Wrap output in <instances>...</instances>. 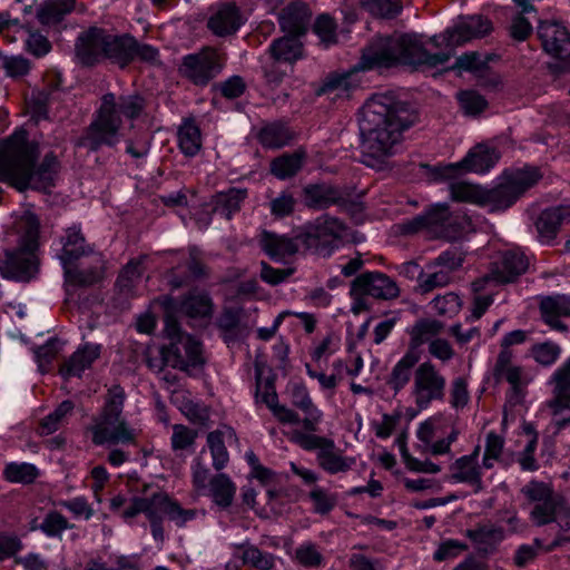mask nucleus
<instances>
[{
  "instance_id": "f257e3e1",
  "label": "nucleus",
  "mask_w": 570,
  "mask_h": 570,
  "mask_svg": "<svg viewBox=\"0 0 570 570\" xmlns=\"http://www.w3.org/2000/svg\"><path fill=\"white\" fill-rule=\"evenodd\" d=\"M491 22L481 16L460 19L444 32L431 37L428 42L440 51L432 53L424 37L417 33H397L392 40H382L370 48L364 56L367 66L391 65L404 61L406 65L436 68L444 66L454 55L456 47L487 35Z\"/></svg>"
},
{
  "instance_id": "f03ea898",
  "label": "nucleus",
  "mask_w": 570,
  "mask_h": 570,
  "mask_svg": "<svg viewBox=\"0 0 570 570\" xmlns=\"http://www.w3.org/2000/svg\"><path fill=\"white\" fill-rule=\"evenodd\" d=\"M414 122L409 108L391 94H377L361 110L362 161L382 170L403 147V132Z\"/></svg>"
},
{
  "instance_id": "7ed1b4c3",
  "label": "nucleus",
  "mask_w": 570,
  "mask_h": 570,
  "mask_svg": "<svg viewBox=\"0 0 570 570\" xmlns=\"http://www.w3.org/2000/svg\"><path fill=\"white\" fill-rule=\"evenodd\" d=\"M37 154V146L28 142L27 131L16 130L0 151V181L20 191L48 190L55 186L60 168L57 157L49 153L35 164Z\"/></svg>"
},
{
  "instance_id": "20e7f679",
  "label": "nucleus",
  "mask_w": 570,
  "mask_h": 570,
  "mask_svg": "<svg viewBox=\"0 0 570 570\" xmlns=\"http://www.w3.org/2000/svg\"><path fill=\"white\" fill-rule=\"evenodd\" d=\"M539 178L538 169L525 168L508 174L503 181L492 189L460 181L452 184L450 190L454 200L469 203L494 213L509 208Z\"/></svg>"
},
{
  "instance_id": "39448f33",
  "label": "nucleus",
  "mask_w": 570,
  "mask_h": 570,
  "mask_svg": "<svg viewBox=\"0 0 570 570\" xmlns=\"http://www.w3.org/2000/svg\"><path fill=\"white\" fill-rule=\"evenodd\" d=\"M142 109L139 97H121L118 100L111 94L105 95L96 120L90 125L81 144L95 150L101 145L114 146L124 136L125 126L120 119L124 115L128 120L136 118Z\"/></svg>"
},
{
  "instance_id": "423d86ee",
  "label": "nucleus",
  "mask_w": 570,
  "mask_h": 570,
  "mask_svg": "<svg viewBox=\"0 0 570 570\" xmlns=\"http://www.w3.org/2000/svg\"><path fill=\"white\" fill-rule=\"evenodd\" d=\"M122 405L124 391L116 386L109 391L104 411L91 429L96 444L135 443L137 432L121 419Z\"/></svg>"
},
{
  "instance_id": "0eeeda50",
  "label": "nucleus",
  "mask_w": 570,
  "mask_h": 570,
  "mask_svg": "<svg viewBox=\"0 0 570 570\" xmlns=\"http://www.w3.org/2000/svg\"><path fill=\"white\" fill-rule=\"evenodd\" d=\"M17 227L19 230H24L22 243L17 253L6 254V259L0 263V272L6 278L28 281L37 272V259L33 254V247L38 232V219L32 213L24 212Z\"/></svg>"
},
{
  "instance_id": "6e6552de",
  "label": "nucleus",
  "mask_w": 570,
  "mask_h": 570,
  "mask_svg": "<svg viewBox=\"0 0 570 570\" xmlns=\"http://www.w3.org/2000/svg\"><path fill=\"white\" fill-rule=\"evenodd\" d=\"M60 245L61 253L58 257L65 271V282L68 293L79 285H91L101 277L99 269L85 274L71 267L75 259L87 253L85 238L78 226H71L66 230L65 236L60 240Z\"/></svg>"
},
{
  "instance_id": "1a4fd4ad",
  "label": "nucleus",
  "mask_w": 570,
  "mask_h": 570,
  "mask_svg": "<svg viewBox=\"0 0 570 570\" xmlns=\"http://www.w3.org/2000/svg\"><path fill=\"white\" fill-rule=\"evenodd\" d=\"M139 513H144L146 518L151 519L158 515L167 517L177 527H184L196 517L195 510L183 509L164 492H154L149 497L134 499L130 507L124 512L125 521L128 522Z\"/></svg>"
},
{
  "instance_id": "9d476101",
  "label": "nucleus",
  "mask_w": 570,
  "mask_h": 570,
  "mask_svg": "<svg viewBox=\"0 0 570 570\" xmlns=\"http://www.w3.org/2000/svg\"><path fill=\"white\" fill-rule=\"evenodd\" d=\"M499 159L500 154L493 145L480 144L472 148L461 161L435 167L432 171L433 179L449 181L465 171L485 174L497 165Z\"/></svg>"
},
{
  "instance_id": "9b49d317",
  "label": "nucleus",
  "mask_w": 570,
  "mask_h": 570,
  "mask_svg": "<svg viewBox=\"0 0 570 570\" xmlns=\"http://www.w3.org/2000/svg\"><path fill=\"white\" fill-rule=\"evenodd\" d=\"M165 331L170 338L169 346L161 350L165 363L187 370L203 362L199 342L190 335L180 333L177 323L170 317L166 320Z\"/></svg>"
},
{
  "instance_id": "f8f14e48",
  "label": "nucleus",
  "mask_w": 570,
  "mask_h": 570,
  "mask_svg": "<svg viewBox=\"0 0 570 570\" xmlns=\"http://www.w3.org/2000/svg\"><path fill=\"white\" fill-rule=\"evenodd\" d=\"M416 436L425 451L444 454L456 440L458 431L452 426L450 416L439 413L420 423Z\"/></svg>"
},
{
  "instance_id": "ddd939ff",
  "label": "nucleus",
  "mask_w": 570,
  "mask_h": 570,
  "mask_svg": "<svg viewBox=\"0 0 570 570\" xmlns=\"http://www.w3.org/2000/svg\"><path fill=\"white\" fill-rule=\"evenodd\" d=\"M528 259L520 250L511 249L503 253L494 263L491 273L472 284L475 293L488 288L491 284H504L512 282L515 277L525 272Z\"/></svg>"
},
{
  "instance_id": "4468645a",
  "label": "nucleus",
  "mask_w": 570,
  "mask_h": 570,
  "mask_svg": "<svg viewBox=\"0 0 570 570\" xmlns=\"http://www.w3.org/2000/svg\"><path fill=\"white\" fill-rule=\"evenodd\" d=\"M445 379L430 362L422 363L414 373L413 396L420 409H426L444 395Z\"/></svg>"
},
{
  "instance_id": "2eb2a0df",
  "label": "nucleus",
  "mask_w": 570,
  "mask_h": 570,
  "mask_svg": "<svg viewBox=\"0 0 570 570\" xmlns=\"http://www.w3.org/2000/svg\"><path fill=\"white\" fill-rule=\"evenodd\" d=\"M394 39V36L392 37H377L375 38L363 51L362 58L360 63L353 68L350 72L343 73V75H336L327 79V81L324 83V86L321 89V94L327 95L330 99H338V98H345L348 96V92L352 88H355L358 85V81L355 79V75L357 70H371L375 68H383V67H391L397 63H404V61H395L391 65H377L370 67L364 61L365 53L370 50L372 46H374L376 42L382 40H392Z\"/></svg>"
},
{
  "instance_id": "dca6fc26",
  "label": "nucleus",
  "mask_w": 570,
  "mask_h": 570,
  "mask_svg": "<svg viewBox=\"0 0 570 570\" xmlns=\"http://www.w3.org/2000/svg\"><path fill=\"white\" fill-rule=\"evenodd\" d=\"M554 400L551 403L552 421L558 428L570 422V358L551 377Z\"/></svg>"
},
{
  "instance_id": "f3484780",
  "label": "nucleus",
  "mask_w": 570,
  "mask_h": 570,
  "mask_svg": "<svg viewBox=\"0 0 570 570\" xmlns=\"http://www.w3.org/2000/svg\"><path fill=\"white\" fill-rule=\"evenodd\" d=\"M219 68L218 53L213 49H205L185 57L180 71L195 83L203 85L213 78Z\"/></svg>"
},
{
  "instance_id": "a211bd4d",
  "label": "nucleus",
  "mask_w": 570,
  "mask_h": 570,
  "mask_svg": "<svg viewBox=\"0 0 570 570\" xmlns=\"http://www.w3.org/2000/svg\"><path fill=\"white\" fill-rule=\"evenodd\" d=\"M543 49L560 61L570 60V35L558 22H541L538 29Z\"/></svg>"
},
{
  "instance_id": "6ab92c4d",
  "label": "nucleus",
  "mask_w": 570,
  "mask_h": 570,
  "mask_svg": "<svg viewBox=\"0 0 570 570\" xmlns=\"http://www.w3.org/2000/svg\"><path fill=\"white\" fill-rule=\"evenodd\" d=\"M346 237L347 228L341 220L324 216L308 227L307 245L315 248L326 247Z\"/></svg>"
},
{
  "instance_id": "aec40b11",
  "label": "nucleus",
  "mask_w": 570,
  "mask_h": 570,
  "mask_svg": "<svg viewBox=\"0 0 570 570\" xmlns=\"http://www.w3.org/2000/svg\"><path fill=\"white\" fill-rule=\"evenodd\" d=\"M355 295H368L376 298L391 299L399 295L396 283L381 273H366L353 282Z\"/></svg>"
},
{
  "instance_id": "412c9836",
  "label": "nucleus",
  "mask_w": 570,
  "mask_h": 570,
  "mask_svg": "<svg viewBox=\"0 0 570 570\" xmlns=\"http://www.w3.org/2000/svg\"><path fill=\"white\" fill-rule=\"evenodd\" d=\"M106 46H108V33L101 29H90L78 39L77 58L83 65H92L105 58Z\"/></svg>"
},
{
  "instance_id": "4be33fe9",
  "label": "nucleus",
  "mask_w": 570,
  "mask_h": 570,
  "mask_svg": "<svg viewBox=\"0 0 570 570\" xmlns=\"http://www.w3.org/2000/svg\"><path fill=\"white\" fill-rule=\"evenodd\" d=\"M288 391L293 405L304 414V429L315 432L323 420V412L314 404L307 387L303 384L294 383L289 386Z\"/></svg>"
},
{
  "instance_id": "5701e85b",
  "label": "nucleus",
  "mask_w": 570,
  "mask_h": 570,
  "mask_svg": "<svg viewBox=\"0 0 570 570\" xmlns=\"http://www.w3.org/2000/svg\"><path fill=\"white\" fill-rule=\"evenodd\" d=\"M302 55V43L298 37L285 36L282 39L274 41L271 46V57L274 59L272 69H266V78L269 82H278L281 77L274 75V68L281 62H292L298 59Z\"/></svg>"
},
{
  "instance_id": "b1692460",
  "label": "nucleus",
  "mask_w": 570,
  "mask_h": 570,
  "mask_svg": "<svg viewBox=\"0 0 570 570\" xmlns=\"http://www.w3.org/2000/svg\"><path fill=\"white\" fill-rule=\"evenodd\" d=\"M245 22L244 17L234 4H223L212 14L208 28L219 37L235 33Z\"/></svg>"
},
{
  "instance_id": "393cba45",
  "label": "nucleus",
  "mask_w": 570,
  "mask_h": 570,
  "mask_svg": "<svg viewBox=\"0 0 570 570\" xmlns=\"http://www.w3.org/2000/svg\"><path fill=\"white\" fill-rule=\"evenodd\" d=\"M462 264L461 257L454 253H443L438 258L439 269L423 273L420 277V284L424 291H430L438 286H444L450 281V273Z\"/></svg>"
},
{
  "instance_id": "a878e982",
  "label": "nucleus",
  "mask_w": 570,
  "mask_h": 570,
  "mask_svg": "<svg viewBox=\"0 0 570 570\" xmlns=\"http://www.w3.org/2000/svg\"><path fill=\"white\" fill-rule=\"evenodd\" d=\"M566 222H570V206H559L543 210L535 222L541 242H550L559 226Z\"/></svg>"
},
{
  "instance_id": "bb28decb",
  "label": "nucleus",
  "mask_w": 570,
  "mask_h": 570,
  "mask_svg": "<svg viewBox=\"0 0 570 570\" xmlns=\"http://www.w3.org/2000/svg\"><path fill=\"white\" fill-rule=\"evenodd\" d=\"M540 311L548 325L554 330L564 331L566 326L560 317L570 315V297L566 295L546 297L540 304Z\"/></svg>"
},
{
  "instance_id": "cd10ccee",
  "label": "nucleus",
  "mask_w": 570,
  "mask_h": 570,
  "mask_svg": "<svg viewBox=\"0 0 570 570\" xmlns=\"http://www.w3.org/2000/svg\"><path fill=\"white\" fill-rule=\"evenodd\" d=\"M308 8L303 3H295L287 7L279 17L282 29L289 36L303 35L309 21Z\"/></svg>"
},
{
  "instance_id": "c85d7f7f",
  "label": "nucleus",
  "mask_w": 570,
  "mask_h": 570,
  "mask_svg": "<svg viewBox=\"0 0 570 570\" xmlns=\"http://www.w3.org/2000/svg\"><path fill=\"white\" fill-rule=\"evenodd\" d=\"M450 218L448 206L444 204L433 205L424 216L415 219L416 228L426 227L438 236L452 238L446 222Z\"/></svg>"
},
{
  "instance_id": "c756f323",
  "label": "nucleus",
  "mask_w": 570,
  "mask_h": 570,
  "mask_svg": "<svg viewBox=\"0 0 570 570\" xmlns=\"http://www.w3.org/2000/svg\"><path fill=\"white\" fill-rule=\"evenodd\" d=\"M100 354L98 344L87 343L78 348L61 368L63 376H79Z\"/></svg>"
},
{
  "instance_id": "7c9ffc66",
  "label": "nucleus",
  "mask_w": 570,
  "mask_h": 570,
  "mask_svg": "<svg viewBox=\"0 0 570 570\" xmlns=\"http://www.w3.org/2000/svg\"><path fill=\"white\" fill-rule=\"evenodd\" d=\"M105 58L120 67L127 66L135 59V39L129 36L116 37L108 35Z\"/></svg>"
},
{
  "instance_id": "2f4dec72",
  "label": "nucleus",
  "mask_w": 570,
  "mask_h": 570,
  "mask_svg": "<svg viewBox=\"0 0 570 570\" xmlns=\"http://www.w3.org/2000/svg\"><path fill=\"white\" fill-rule=\"evenodd\" d=\"M261 372L257 370V394L261 401L264 402L272 411L274 416L284 424L299 423V415L292 409L278 404L277 394L272 386H266L264 392H261L262 385L259 380Z\"/></svg>"
},
{
  "instance_id": "473e14b6",
  "label": "nucleus",
  "mask_w": 570,
  "mask_h": 570,
  "mask_svg": "<svg viewBox=\"0 0 570 570\" xmlns=\"http://www.w3.org/2000/svg\"><path fill=\"white\" fill-rule=\"evenodd\" d=\"M233 438L234 432L229 428H224L208 434L207 443L213 456V465L216 470H220L227 464L228 453L225 443Z\"/></svg>"
},
{
  "instance_id": "72a5a7b5",
  "label": "nucleus",
  "mask_w": 570,
  "mask_h": 570,
  "mask_svg": "<svg viewBox=\"0 0 570 570\" xmlns=\"http://www.w3.org/2000/svg\"><path fill=\"white\" fill-rule=\"evenodd\" d=\"M479 452L462 456L452 466V478L458 482H465L479 485L481 466L478 464Z\"/></svg>"
},
{
  "instance_id": "f704fd0d",
  "label": "nucleus",
  "mask_w": 570,
  "mask_h": 570,
  "mask_svg": "<svg viewBox=\"0 0 570 570\" xmlns=\"http://www.w3.org/2000/svg\"><path fill=\"white\" fill-rule=\"evenodd\" d=\"M236 487L226 474H218L210 479L209 488L205 492L214 503L220 508H227L232 504Z\"/></svg>"
},
{
  "instance_id": "c9c22d12",
  "label": "nucleus",
  "mask_w": 570,
  "mask_h": 570,
  "mask_svg": "<svg viewBox=\"0 0 570 570\" xmlns=\"http://www.w3.org/2000/svg\"><path fill=\"white\" fill-rule=\"evenodd\" d=\"M261 243L266 254L276 261H282L298 249L293 239L271 233H264Z\"/></svg>"
},
{
  "instance_id": "e433bc0d",
  "label": "nucleus",
  "mask_w": 570,
  "mask_h": 570,
  "mask_svg": "<svg viewBox=\"0 0 570 570\" xmlns=\"http://www.w3.org/2000/svg\"><path fill=\"white\" fill-rule=\"evenodd\" d=\"M511 361L512 353L510 351H501L494 373L500 380L508 381L513 389H517L523 383V373L521 367L513 365Z\"/></svg>"
},
{
  "instance_id": "4c0bfd02",
  "label": "nucleus",
  "mask_w": 570,
  "mask_h": 570,
  "mask_svg": "<svg viewBox=\"0 0 570 570\" xmlns=\"http://www.w3.org/2000/svg\"><path fill=\"white\" fill-rule=\"evenodd\" d=\"M419 354L416 351H409L393 367L390 377V385L399 391L409 382L413 366L419 362Z\"/></svg>"
},
{
  "instance_id": "58836bf2",
  "label": "nucleus",
  "mask_w": 570,
  "mask_h": 570,
  "mask_svg": "<svg viewBox=\"0 0 570 570\" xmlns=\"http://www.w3.org/2000/svg\"><path fill=\"white\" fill-rule=\"evenodd\" d=\"M178 145L186 156H195L202 147L199 128L191 121L186 120L178 130Z\"/></svg>"
},
{
  "instance_id": "ea45409f",
  "label": "nucleus",
  "mask_w": 570,
  "mask_h": 570,
  "mask_svg": "<svg viewBox=\"0 0 570 570\" xmlns=\"http://www.w3.org/2000/svg\"><path fill=\"white\" fill-rule=\"evenodd\" d=\"M442 330V324L435 320H425L417 322L410 331L411 347L410 351H415L424 343H431Z\"/></svg>"
},
{
  "instance_id": "a19ab883",
  "label": "nucleus",
  "mask_w": 570,
  "mask_h": 570,
  "mask_svg": "<svg viewBox=\"0 0 570 570\" xmlns=\"http://www.w3.org/2000/svg\"><path fill=\"white\" fill-rule=\"evenodd\" d=\"M320 465L327 472L334 474L344 472L354 463L353 460L344 458L335 452V444L331 441V446H326L317 454Z\"/></svg>"
},
{
  "instance_id": "79ce46f5",
  "label": "nucleus",
  "mask_w": 570,
  "mask_h": 570,
  "mask_svg": "<svg viewBox=\"0 0 570 570\" xmlns=\"http://www.w3.org/2000/svg\"><path fill=\"white\" fill-rule=\"evenodd\" d=\"M245 564H250L259 570H269L275 564V558L266 552H262L254 546L239 547L235 554Z\"/></svg>"
},
{
  "instance_id": "37998d69",
  "label": "nucleus",
  "mask_w": 570,
  "mask_h": 570,
  "mask_svg": "<svg viewBox=\"0 0 570 570\" xmlns=\"http://www.w3.org/2000/svg\"><path fill=\"white\" fill-rule=\"evenodd\" d=\"M244 198L245 193L238 189H229L226 193H219L214 198V212L228 219L238 210Z\"/></svg>"
},
{
  "instance_id": "c03bdc74",
  "label": "nucleus",
  "mask_w": 570,
  "mask_h": 570,
  "mask_svg": "<svg viewBox=\"0 0 570 570\" xmlns=\"http://www.w3.org/2000/svg\"><path fill=\"white\" fill-rule=\"evenodd\" d=\"M291 139V132L283 124L275 122L264 126L259 132V140L267 147H281Z\"/></svg>"
},
{
  "instance_id": "a18cd8bd",
  "label": "nucleus",
  "mask_w": 570,
  "mask_h": 570,
  "mask_svg": "<svg viewBox=\"0 0 570 570\" xmlns=\"http://www.w3.org/2000/svg\"><path fill=\"white\" fill-rule=\"evenodd\" d=\"M302 154L284 155L276 158L272 165V173L279 179H285L296 174L303 164Z\"/></svg>"
},
{
  "instance_id": "49530a36",
  "label": "nucleus",
  "mask_w": 570,
  "mask_h": 570,
  "mask_svg": "<svg viewBox=\"0 0 570 570\" xmlns=\"http://www.w3.org/2000/svg\"><path fill=\"white\" fill-rule=\"evenodd\" d=\"M73 410V403L70 401L61 402L57 409L48 414L40 424L41 433L50 434L56 432L66 421Z\"/></svg>"
},
{
  "instance_id": "de8ad7c7",
  "label": "nucleus",
  "mask_w": 570,
  "mask_h": 570,
  "mask_svg": "<svg viewBox=\"0 0 570 570\" xmlns=\"http://www.w3.org/2000/svg\"><path fill=\"white\" fill-rule=\"evenodd\" d=\"M4 476L14 483H30L38 476V470L30 463L11 462L4 468Z\"/></svg>"
},
{
  "instance_id": "09e8293b",
  "label": "nucleus",
  "mask_w": 570,
  "mask_h": 570,
  "mask_svg": "<svg viewBox=\"0 0 570 570\" xmlns=\"http://www.w3.org/2000/svg\"><path fill=\"white\" fill-rule=\"evenodd\" d=\"M362 6L371 14L381 18H393L400 13V0H362Z\"/></svg>"
},
{
  "instance_id": "8fccbe9b",
  "label": "nucleus",
  "mask_w": 570,
  "mask_h": 570,
  "mask_svg": "<svg viewBox=\"0 0 570 570\" xmlns=\"http://www.w3.org/2000/svg\"><path fill=\"white\" fill-rule=\"evenodd\" d=\"M171 400L190 421H204L208 416L206 407L186 400L183 392H175Z\"/></svg>"
},
{
  "instance_id": "3c124183",
  "label": "nucleus",
  "mask_w": 570,
  "mask_h": 570,
  "mask_svg": "<svg viewBox=\"0 0 570 570\" xmlns=\"http://www.w3.org/2000/svg\"><path fill=\"white\" fill-rule=\"evenodd\" d=\"M471 539L480 549L487 551L492 544L499 542L503 538V532L492 525H483L474 531L469 532Z\"/></svg>"
},
{
  "instance_id": "603ef678",
  "label": "nucleus",
  "mask_w": 570,
  "mask_h": 570,
  "mask_svg": "<svg viewBox=\"0 0 570 570\" xmlns=\"http://www.w3.org/2000/svg\"><path fill=\"white\" fill-rule=\"evenodd\" d=\"M73 8V0H50L40 11L41 22L49 23L57 21L60 16L70 12Z\"/></svg>"
},
{
  "instance_id": "864d4df0",
  "label": "nucleus",
  "mask_w": 570,
  "mask_h": 570,
  "mask_svg": "<svg viewBox=\"0 0 570 570\" xmlns=\"http://www.w3.org/2000/svg\"><path fill=\"white\" fill-rule=\"evenodd\" d=\"M291 440L307 451L321 453L326 446H331V439L318 436L312 433L294 432Z\"/></svg>"
},
{
  "instance_id": "5fc2aeb1",
  "label": "nucleus",
  "mask_w": 570,
  "mask_h": 570,
  "mask_svg": "<svg viewBox=\"0 0 570 570\" xmlns=\"http://www.w3.org/2000/svg\"><path fill=\"white\" fill-rule=\"evenodd\" d=\"M181 309L189 316H206L210 313V301L204 293L190 295L183 304Z\"/></svg>"
},
{
  "instance_id": "6e6d98bb",
  "label": "nucleus",
  "mask_w": 570,
  "mask_h": 570,
  "mask_svg": "<svg viewBox=\"0 0 570 570\" xmlns=\"http://www.w3.org/2000/svg\"><path fill=\"white\" fill-rule=\"evenodd\" d=\"M434 311L448 317H452L459 313L462 306L461 298L454 293H446L432 301Z\"/></svg>"
},
{
  "instance_id": "4d7b16f0",
  "label": "nucleus",
  "mask_w": 570,
  "mask_h": 570,
  "mask_svg": "<svg viewBox=\"0 0 570 570\" xmlns=\"http://www.w3.org/2000/svg\"><path fill=\"white\" fill-rule=\"evenodd\" d=\"M560 347L552 342H543L532 346L533 358L542 365L553 364L560 356Z\"/></svg>"
},
{
  "instance_id": "13d9d810",
  "label": "nucleus",
  "mask_w": 570,
  "mask_h": 570,
  "mask_svg": "<svg viewBox=\"0 0 570 570\" xmlns=\"http://www.w3.org/2000/svg\"><path fill=\"white\" fill-rule=\"evenodd\" d=\"M306 202L311 206L323 207L336 199L335 193L326 186H312L306 188Z\"/></svg>"
},
{
  "instance_id": "bf43d9fd",
  "label": "nucleus",
  "mask_w": 570,
  "mask_h": 570,
  "mask_svg": "<svg viewBox=\"0 0 570 570\" xmlns=\"http://www.w3.org/2000/svg\"><path fill=\"white\" fill-rule=\"evenodd\" d=\"M458 98L461 108L469 115H476L487 107L484 98L472 90L460 92Z\"/></svg>"
},
{
  "instance_id": "052dcab7",
  "label": "nucleus",
  "mask_w": 570,
  "mask_h": 570,
  "mask_svg": "<svg viewBox=\"0 0 570 570\" xmlns=\"http://www.w3.org/2000/svg\"><path fill=\"white\" fill-rule=\"evenodd\" d=\"M401 415L399 413L383 414L380 419L372 422L375 435L380 439H387L395 431Z\"/></svg>"
},
{
  "instance_id": "680f3d73",
  "label": "nucleus",
  "mask_w": 570,
  "mask_h": 570,
  "mask_svg": "<svg viewBox=\"0 0 570 570\" xmlns=\"http://www.w3.org/2000/svg\"><path fill=\"white\" fill-rule=\"evenodd\" d=\"M197 438V432L184 425H174L171 446L175 451L186 450L191 446Z\"/></svg>"
},
{
  "instance_id": "e2e57ef3",
  "label": "nucleus",
  "mask_w": 570,
  "mask_h": 570,
  "mask_svg": "<svg viewBox=\"0 0 570 570\" xmlns=\"http://www.w3.org/2000/svg\"><path fill=\"white\" fill-rule=\"evenodd\" d=\"M59 504L70 511L77 519L89 520L95 513L85 497H76L71 500L61 501Z\"/></svg>"
},
{
  "instance_id": "0e129e2a",
  "label": "nucleus",
  "mask_w": 570,
  "mask_h": 570,
  "mask_svg": "<svg viewBox=\"0 0 570 570\" xmlns=\"http://www.w3.org/2000/svg\"><path fill=\"white\" fill-rule=\"evenodd\" d=\"M40 528L48 537H58L61 535L66 529L70 528V525L62 514L50 512L43 519Z\"/></svg>"
},
{
  "instance_id": "69168bd1",
  "label": "nucleus",
  "mask_w": 570,
  "mask_h": 570,
  "mask_svg": "<svg viewBox=\"0 0 570 570\" xmlns=\"http://www.w3.org/2000/svg\"><path fill=\"white\" fill-rule=\"evenodd\" d=\"M503 449L502 439L494 434L489 433L487 436L485 451L483 456V468L490 469L493 466V463L498 461Z\"/></svg>"
},
{
  "instance_id": "338daca9",
  "label": "nucleus",
  "mask_w": 570,
  "mask_h": 570,
  "mask_svg": "<svg viewBox=\"0 0 570 570\" xmlns=\"http://www.w3.org/2000/svg\"><path fill=\"white\" fill-rule=\"evenodd\" d=\"M466 546L458 540H445L440 543L434 552V559L436 561H445L459 557Z\"/></svg>"
},
{
  "instance_id": "774afa93",
  "label": "nucleus",
  "mask_w": 570,
  "mask_h": 570,
  "mask_svg": "<svg viewBox=\"0 0 570 570\" xmlns=\"http://www.w3.org/2000/svg\"><path fill=\"white\" fill-rule=\"evenodd\" d=\"M141 268L139 262H130L122 271L118 278V286L121 292H131L134 284L141 277Z\"/></svg>"
}]
</instances>
